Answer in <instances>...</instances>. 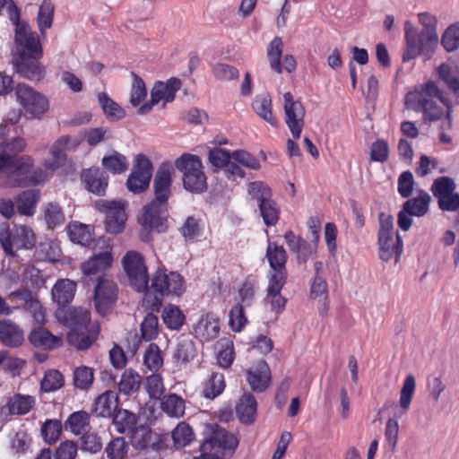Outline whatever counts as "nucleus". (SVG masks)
I'll use <instances>...</instances> for the list:
<instances>
[{
	"mask_svg": "<svg viewBox=\"0 0 459 459\" xmlns=\"http://www.w3.org/2000/svg\"><path fill=\"white\" fill-rule=\"evenodd\" d=\"M406 48L403 54L404 63L423 56L426 59H431L438 45L437 32L419 31L416 28L410 26L409 22L405 23Z\"/></svg>",
	"mask_w": 459,
	"mask_h": 459,
	"instance_id": "nucleus-3",
	"label": "nucleus"
},
{
	"mask_svg": "<svg viewBox=\"0 0 459 459\" xmlns=\"http://www.w3.org/2000/svg\"><path fill=\"white\" fill-rule=\"evenodd\" d=\"M126 206L127 203L125 200H99L96 202L97 210L106 214L105 228L108 233L118 234L124 230L127 219Z\"/></svg>",
	"mask_w": 459,
	"mask_h": 459,
	"instance_id": "nucleus-7",
	"label": "nucleus"
},
{
	"mask_svg": "<svg viewBox=\"0 0 459 459\" xmlns=\"http://www.w3.org/2000/svg\"><path fill=\"white\" fill-rule=\"evenodd\" d=\"M44 217L48 228H55L65 222V215L57 204L50 203L45 207Z\"/></svg>",
	"mask_w": 459,
	"mask_h": 459,
	"instance_id": "nucleus-63",
	"label": "nucleus"
},
{
	"mask_svg": "<svg viewBox=\"0 0 459 459\" xmlns=\"http://www.w3.org/2000/svg\"><path fill=\"white\" fill-rule=\"evenodd\" d=\"M441 45L447 52L459 48V21L446 29L441 37Z\"/></svg>",
	"mask_w": 459,
	"mask_h": 459,
	"instance_id": "nucleus-55",
	"label": "nucleus"
},
{
	"mask_svg": "<svg viewBox=\"0 0 459 459\" xmlns=\"http://www.w3.org/2000/svg\"><path fill=\"white\" fill-rule=\"evenodd\" d=\"M229 317V325L236 333L241 332L248 322L244 306L241 303H238L231 307Z\"/></svg>",
	"mask_w": 459,
	"mask_h": 459,
	"instance_id": "nucleus-57",
	"label": "nucleus"
},
{
	"mask_svg": "<svg viewBox=\"0 0 459 459\" xmlns=\"http://www.w3.org/2000/svg\"><path fill=\"white\" fill-rule=\"evenodd\" d=\"M65 384L63 375L56 369L48 370L45 373L40 383L41 390L46 393L55 392L60 389Z\"/></svg>",
	"mask_w": 459,
	"mask_h": 459,
	"instance_id": "nucleus-58",
	"label": "nucleus"
},
{
	"mask_svg": "<svg viewBox=\"0 0 459 459\" xmlns=\"http://www.w3.org/2000/svg\"><path fill=\"white\" fill-rule=\"evenodd\" d=\"M141 382L142 378L137 372L132 369L126 370L118 383V390L126 395L132 394L139 389Z\"/></svg>",
	"mask_w": 459,
	"mask_h": 459,
	"instance_id": "nucleus-47",
	"label": "nucleus"
},
{
	"mask_svg": "<svg viewBox=\"0 0 459 459\" xmlns=\"http://www.w3.org/2000/svg\"><path fill=\"white\" fill-rule=\"evenodd\" d=\"M86 189L97 195H104L108 184V176L100 168H91L82 172Z\"/></svg>",
	"mask_w": 459,
	"mask_h": 459,
	"instance_id": "nucleus-20",
	"label": "nucleus"
},
{
	"mask_svg": "<svg viewBox=\"0 0 459 459\" xmlns=\"http://www.w3.org/2000/svg\"><path fill=\"white\" fill-rule=\"evenodd\" d=\"M39 200V191L33 189L23 191L16 198L19 213L26 216L33 215Z\"/></svg>",
	"mask_w": 459,
	"mask_h": 459,
	"instance_id": "nucleus-37",
	"label": "nucleus"
},
{
	"mask_svg": "<svg viewBox=\"0 0 459 459\" xmlns=\"http://www.w3.org/2000/svg\"><path fill=\"white\" fill-rule=\"evenodd\" d=\"M195 336L201 342L216 339L220 333L219 319L212 313L203 315L193 328Z\"/></svg>",
	"mask_w": 459,
	"mask_h": 459,
	"instance_id": "nucleus-18",
	"label": "nucleus"
},
{
	"mask_svg": "<svg viewBox=\"0 0 459 459\" xmlns=\"http://www.w3.org/2000/svg\"><path fill=\"white\" fill-rule=\"evenodd\" d=\"M128 449V444L124 437H116L107 445L105 452L108 459H125Z\"/></svg>",
	"mask_w": 459,
	"mask_h": 459,
	"instance_id": "nucleus-59",
	"label": "nucleus"
},
{
	"mask_svg": "<svg viewBox=\"0 0 459 459\" xmlns=\"http://www.w3.org/2000/svg\"><path fill=\"white\" fill-rule=\"evenodd\" d=\"M286 281L287 280L268 279V286L264 301L266 304H270L272 311L276 314H280L285 309L287 299L281 294V291Z\"/></svg>",
	"mask_w": 459,
	"mask_h": 459,
	"instance_id": "nucleus-22",
	"label": "nucleus"
},
{
	"mask_svg": "<svg viewBox=\"0 0 459 459\" xmlns=\"http://www.w3.org/2000/svg\"><path fill=\"white\" fill-rule=\"evenodd\" d=\"M131 442L134 448L143 450L151 449L158 452L164 448L161 437L153 433L150 427L141 425L131 432Z\"/></svg>",
	"mask_w": 459,
	"mask_h": 459,
	"instance_id": "nucleus-17",
	"label": "nucleus"
},
{
	"mask_svg": "<svg viewBox=\"0 0 459 459\" xmlns=\"http://www.w3.org/2000/svg\"><path fill=\"white\" fill-rule=\"evenodd\" d=\"M117 286L109 280L99 277L94 290V302L97 311L104 316L117 300Z\"/></svg>",
	"mask_w": 459,
	"mask_h": 459,
	"instance_id": "nucleus-14",
	"label": "nucleus"
},
{
	"mask_svg": "<svg viewBox=\"0 0 459 459\" xmlns=\"http://www.w3.org/2000/svg\"><path fill=\"white\" fill-rule=\"evenodd\" d=\"M255 112L272 126H278V120L272 111V99L268 94L258 95L252 103Z\"/></svg>",
	"mask_w": 459,
	"mask_h": 459,
	"instance_id": "nucleus-33",
	"label": "nucleus"
},
{
	"mask_svg": "<svg viewBox=\"0 0 459 459\" xmlns=\"http://www.w3.org/2000/svg\"><path fill=\"white\" fill-rule=\"evenodd\" d=\"M143 364L151 371L156 372L163 364L161 351L156 343L149 344L143 356Z\"/></svg>",
	"mask_w": 459,
	"mask_h": 459,
	"instance_id": "nucleus-54",
	"label": "nucleus"
},
{
	"mask_svg": "<svg viewBox=\"0 0 459 459\" xmlns=\"http://www.w3.org/2000/svg\"><path fill=\"white\" fill-rule=\"evenodd\" d=\"M442 103L447 108L449 118V104L442 97V92L433 81H428L409 91L405 96L404 105L407 109L422 113L425 122L439 120L445 114Z\"/></svg>",
	"mask_w": 459,
	"mask_h": 459,
	"instance_id": "nucleus-1",
	"label": "nucleus"
},
{
	"mask_svg": "<svg viewBox=\"0 0 459 459\" xmlns=\"http://www.w3.org/2000/svg\"><path fill=\"white\" fill-rule=\"evenodd\" d=\"M13 249H30L35 246L36 238L33 230L27 226H19L13 232Z\"/></svg>",
	"mask_w": 459,
	"mask_h": 459,
	"instance_id": "nucleus-42",
	"label": "nucleus"
},
{
	"mask_svg": "<svg viewBox=\"0 0 459 459\" xmlns=\"http://www.w3.org/2000/svg\"><path fill=\"white\" fill-rule=\"evenodd\" d=\"M238 445V441L233 434L217 427L201 444L200 456L193 459H223L227 454L231 455Z\"/></svg>",
	"mask_w": 459,
	"mask_h": 459,
	"instance_id": "nucleus-5",
	"label": "nucleus"
},
{
	"mask_svg": "<svg viewBox=\"0 0 459 459\" xmlns=\"http://www.w3.org/2000/svg\"><path fill=\"white\" fill-rule=\"evenodd\" d=\"M415 389V377L411 374L407 375L401 389L399 400L400 406L404 411H407L411 406Z\"/></svg>",
	"mask_w": 459,
	"mask_h": 459,
	"instance_id": "nucleus-53",
	"label": "nucleus"
},
{
	"mask_svg": "<svg viewBox=\"0 0 459 459\" xmlns=\"http://www.w3.org/2000/svg\"><path fill=\"white\" fill-rule=\"evenodd\" d=\"M152 176V162L144 154H138L136 163L126 181L128 190L134 194L145 191L149 186Z\"/></svg>",
	"mask_w": 459,
	"mask_h": 459,
	"instance_id": "nucleus-13",
	"label": "nucleus"
},
{
	"mask_svg": "<svg viewBox=\"0 0 459 459\" xmlns=\"http://www.w3.org/2000/svg\"><path fill=\"white\" fill-rule=\"evenodd\" d=\"M379 257L385 262L390 261L395 256L398 260L403 251V241L399 235L394 233H378Z\"/></svg>",
	"mask_w": 459,
	"mask_h": 459,
	"instance_id": "nucleus-21",
	"label": "nucleus"
},
{
	"mask_svg": "<svg viewBox=\"0 0 459 459\" xmlns=\"http://www.w3.org/2000/svg\"><path fill=\"white\" fill-rule=\"evenodd\" d=\"M247 380L254 391H264L271 380V371L267 363L264 360L257 361L247 370Z\"/></svg>",
	"mask_w": 459,
	"mask_h": 459,
	"instance_id": "nucleus-19",
	"label": "nucleus"
},
{
	"mask_svg": "<svg viewBox=\"0 0 459 459\" xmlns=\"http://www.w3.org/2000/svg\"><path fill=\"white\" fill-rule=\"evenodd\" d=\"M151 288L156 293V301L160 302L161 298L166 295L180 296L185 290L184 279L178 273H166L158 270L153 274Z\"/></svg>",
	"mask_w": 459,
	"mask_h": 459,
	"instance_id": "nucleus-11",
	"label": "nucleus"
},
{
	"mask_svg": "<svg viewBox=\"0 0 459 459\" xmlns=\"http://www.w3.org/2000/svg\"><path fill=\"white\" fill-rule=\"evenodd\" d=\"M74 385L81 390H88L93 384V369L87 366H80L74 370Z\"/></svg>",
	"mask_w": 459,
	"mask_h": 459,
	"instance_id": "nucleus-52",
	"label": "nucleus"
},
{
	"mask_svg": "<svg viewBox=\"0 0 459 459\" xmlns=\"http://www.w3.org/2000/svg\"><path fill=\"white\" fill-rule=\"evenodd\" d=\"M257 403L252 394L245 393L236 405V412L241 423L249 425L255 420Z\"/></svg>",
	"mask_w": 459,
	"mask_h": 459,
	"instance_id": "nucleus-26",
	"label": "nucleus"
},
{
	"mask_svg": "<svg viewBox=\"0 0 459 459\" xmlns=\"http://www.w3.org/2000/svg\"><path fill=\"white\" fill-rule=\"evenodd\" d=\"M29 340L35 347L54 349L62 344V338L52 334L48 329L39 326L31 331Z\"/></svg>",
	"mask_w": 459,
	"mask_h": 459,
	"instance_id": "nucleus-28",
	"label": "nucleus"
},
{
	"mask_svg": "<svg viewBox=\"0 0 459 459\" xmlns=\"http://www.w3.org/2000/svg\"><path fill=\"white\" fill-rule=\"evenodd\" d=\"M137 416L125 409H118L113 414V425L118 433L132 432L136 427Z\"/></svg>",
	"mask_w": 459,
	"mask_h": 459,
	"instance_id": "nucleus-36",
	"label": "nucleus"
},
{
	"mask_svg": "<svg viewBox=\"0 0 459 459\" xmlns=\"http://www.w3.org/2000/svg\"><path fill=\"white\" fill-rule=\"evenodd\" d=\"M76 285L68 279L58 280L52 289V298L59 306L70 303L75 292Z\"/></svg>",
	"mask_w": 459,
	"mask_h": 459,
	"instance_id": "nucleus-31",
	"label": "nucleus"
},
{
	"mask_svg": "<svg viewBox=\"0 0 459 459\" xmlns=\"http://www.w3.org/2000/svg\"><path fill=\"white\" fill-rule=\"evenodd\" d=\"M174 164L176 169L183 174V186L186 191L199 194L207 189L203 163L197 155L183 153L175 160Z\"/></svg>",
	"mask_w": 459,
	"mask_h": 459,
	"instance_id": "nucleus-4",
	"label": "nucleus"
},
{
	"mask_svg": "<svg viewBox=\"0 0 459 459\" xmlns=\"http://www.w3.org/2000/svg\"><path fill=\"white\" fill-rule=\"evenodd\" d=\"M433 195L439 199L455 190V183L454 179L448 177H440L434 180L431 186Z\"/></svg>",
	"mask_w": 459,
	"mask_h": 459,
	"instance_id": "nucleus-64",
	"label": "nucleus"
},
{
	"mask_svg": "<svg viewBox=\"0 0 459 459\" xmlns=\"http://www.w3.org/2000/svg\"><path fill=\"white\" fill-rule=\"evenodd\" d=\"M162 320L170 330H179L185 324L186 316L176 305H169L163 308Z\"/></svg>",
	"mask_w": 459,
	"mask_h": 459,
	"instance_id": "nucleus-44",
	"label": "nucleus"
},
{
	"mask_svg": "<svg viewBox=\"0 0 459 459\" xmlns=\"http://www.w3.org/2000/svg\"><path fill=\"white\" fill-rule=\"evenodd\" d=\"M100 333L99 325L88 326L86 329L69 332L67 341L70 345L77 350L89 349L96 341Z\"/></svg>",
	"mask_w": 459,
	"mask_h": 459,
	"instance_id": "nucleus-25",
	"label": "nucleus"
},
{
	"mask_svg": "<svg viewBox=\"0 0 459 459\" xmlns=\"http://www.w3.org/2000/svg\"><path fill=\"white\" fill-rule=\"evenodd\" d=\"M35 402L34 396L16 394L7 403L8 413L10 415L27 414L35 405Z\"/></svg>",
	"mask_w": 459,
	"mask_h": 459,
	"instance_id": "nucleus-35",
	"label": "nucleus"
},
{
	"mask_svg": "<svg viewBox=\"0 0 459 459\" xmlns=\"http://www.w3.org/2000/svg\"><path fill=\"white\" fill-rule=\"evenodd\" d=\"M285 123L294 139H299L305 126L306 110L299 100L290 91L283 94Z\"/></svg>",
	"mask_w": 459,
	"mask_h": 459,
	"instance_id": "nucleus-10",
	"label": "nucleus"
},
{
	"mask_svg": "<svg viewBox=\"0 0 459 459\" xmlns=\"http://www.w3.org/2000/svg\"><path fill=\"white\" fill-rule=\"evenodd\" d=\"M18 102L31 117H40L48 109V100L25 83H19L15 88Z\"/></svg>",
	"mask_w": 459,
	"mask_h": 459,
	"instance_id": "nucleus-9",
	"label": "nucleus"
},
{
	"mask_svg": "<svg viewBox=\"0 0 459 459\" xmlns=\"http://www.w3.org/2000/svg\"><path fill=\"white\" fill-rule=\"evenodd\" d=\"M15 26L14 42L19 57H42L43 51L38 35L30 27L18 20Z\"/></svg>",
	"mask_w": 459,
	"mask_h": 459,
	"instance_id": "nucleus-6",
	"label": "nucleus"
},
{
	"mask_svg": "<svg viewBox=\"0 0 459 459\" xmlns=\"http://www.w3.org/2000/svg\"><path fill=\"white\" fill-rule=\"evenodd\" d=\"M192 428L186 422H180L172 431V439L175 446L184 447L189 445L194 439Z\"/></svg>",
	"mask_w": 459,
	"mask_h": 459,
	"instance_id": "nucleus-56",
	"label": "nucleus"
},
{
	"mask_svg": "<svg viewBox=\"0 0 459 459\" xmlns=\"http://www.w3.org/2000/svg\"><path fill=\"white\" fill-rule=\"evenodd\" d=\"M62 423L59 420H48L42 425L41 434L44 440L48 443H55L62 433Z\"/></svg>",
	"mask_w": 459,
	"mask_h": 459,
	"instance_id": "nucleus-62",
	"label": "nucleus"
},
{
	"mask_svg": "<svg viewBox=\"0 0 459 459\" xmlns=\"http://www.w3.org/2000/svg\"><path fill=\"white\" fill-rule=\"evenodd\" d=\"M41 57H19L14 64L15 71L30 81H39L44 76V67L40 65Z\"/></svg>",
	"mask_w": 459,
	"mask_h": 459,
	"instance_id": "nucleus-24",
	"label": "nucleus"
},
{
	"mask_svg": "<svg viewBox=\"0 0 459 459\" xmlns=\"http://www.w3.org/2000/svg\"><path fill=\"white\" fill-rule=\"evenodd\" d=\"M437 72L439 79L459 98V70L457 67L443 63L437 68Z\"/></svg>",
	"mask_w": 459,
	"mask_h": 459,
	"instance_id": "nucleus-38",
	"label": "nucleus"
},
{
	"mask_svg": "<svg viewBox=\"0 0 459 459\" xmlns=\"http://www.w3.org/2000/svg\"><path fill=\"white\" fill-rule=\"evenodd\" d=\"M257 206L263 221L267 227L277 224L280 219L281 210L278 204L273 199L264 204H260Z\"/></svg>",
	"mask_w": 459,
	"mask_h": 459,
	"instance_id": "nucleus-49",
	"label": "nucleus"
},
{
	"mask_svg": "<svg viewBox=\"0 0 459 459\" xmlns=\"http://www.w3.org/2000/svg\"><path fill=\"white\" fill-rule=\"evenodd\" d=\"M103 167L113 174H122L128 169V161L126 158L115 152L111 155L104 156L102 159Z\"/></svg>",
	"mask_w": 459,
	"mask_h": 459,
	"instance_id": "nucleus-51",
	"label": "nucleus"
},
{
	"mask_svg": "<svg viewBox=\"0 0 459 459\" xmlns=\"http://www.w3.org/2000/svg\"><path fill=\"white\" fill-rule=\"evenodd\" d=\"M24 340L22 329L11 320L0 321V341L8 347L20 346Z\"/></svg>",
	"mask_w": 459,
	"mask_h": 459,
	"instance_id": "nucleus-27",
	"label": "nucleus"
},
{
	"mask_svg": "<svg viewBox=\"0 0 459 459\" xmlns=\"http://www.w3.org/2000/svg\"><path fill=\"white\" fill-rule=\"evenodd\" d=\"M172 185V167L168 162H163L158 168L153 178V191L155 198L152 202L166 204L169 196Z\"/></svg>",
	"mask_w": 459,
	"mask_h": 459,
	"instance_id": "nucleus-16",
	"label": "nucleus"
},
{
	"mask_svg": "<svg viewBox=\"0 0 459 459\" xmlns=\"http://www.w3.org/2000/svg\"><path fill=\"white\" fill-rule=\"evenodd\" d=\"M112 261L111 253L104 251L84 262L82 264V271L85 275L97 274L108 269L111 265Z\"/></svg>",
	"mask_w": 459,
	"mask_h": 459,
	"instance_id": "nucleus-32",
	"label": "nucleus"
},
{
	"mask_svg": "<svg viewBox=\"0 0 459 459\" xmlns=\"http://www.w3.org/2000/svg\"><path fill=\"white\" fill-rule=\"evenodd\" d=\"M196 355L194 342L187 337H182L178 340L174 358L182 363L191 361Z\"/></svg>",
	"mask_w": 459,
	"mask_h": 459,
	"instance_id": "nucleus-50",
	"label": "nucleus"
},
{
	"mask_svg": "<svg viewBox=\"0 0 459 459\" xmlns=\"http://www.w3.org/2000/svg\"><path fill=\"white\" fill-rule=\"evenodd\" d=\"M248 195L256 201L257 205L273 199L271 187L263 181H254L248 184Z\"/></svg>",
	"mask_w": 459,
	"mask_h": 459,
	"instance_id": "nucleus-48",
	"label": "nucleus"
},
{
	"mask_svg": "<svg viewBox=\"0 0 459 459\" xmlns=\"http://www.w3.org/2000/svg\"><path fill=\"white\" fill-rule=\"evenodd\" d=\"M0 171H4L6 184L13 187H24L43 183L46 173L41 168L34 166L31 156L22 155L15 160L0 158Z\"/></svg>",
	"mask_w": 459,
	"mask_h": 459,
	"instance_id": "nucleus-2",
	"label": "nucleus"
},
{
	"mask_svg": "<svg viewBox=\"0 0 459 459\" xmlns=\"http://www.w3.org/2000/svg\"><path fill=\"white\" fill-rule=\"evenodd\" d=\"M225 388V380L222 373L212 372L204 384L203 394L207 399H214Z\"/></svg>",
	"mask_w": 459,
	"mask_h": 459,
	"instance_id": "nucleus-41",
	"label": "nucleus"
},
{
	"mask_svg": "<svg viewBox=\"0 0 459 459\" xmlns=\"http://www.w3.org/2000/svg\"><path fill=\"white\" fill-rule=\"evenodd\" d=\"M283 51V41L280 37H274L267 47V56L271 68L277 74L282 73L281 58Z\"/></svg>",
	"mask_w": 459,
	"mask_h": 459,
	"instance_id": "nucleus-45",
	"label": "nucleus"
},
{
	"mask_svg": "<svg viewBox=\"0 0 459 459\" xmlns=\"http://www.w3.org/2000/svg\"><path fill=\"white\" fill-rule=\"evenodd\" d=\"M265 256L272 269L268 273V279L287 280V253L284 247L276 242H269Z\"/></svg>",
	"mask_w": 459,
	"mask_h": 459,
	"instance_id": "nucleus-15",
	"label": "nucleus"
},
{
	"mask_svg": "<svg viewBox=\"0 0 459 459\" xmlns=\"http://www.w3.org/2000/svg\"><path fill=\"white\" fill-rule=\"evenodd\" d=\"M26 146L25 139L20 136L13 137L10 141H3L0 143V158L15 160Z\"/></svg>",
	"mask_w": 459,
	"mask_h": 459,
	"instance_id": "nucleus-43",
	"label": "nucleus"
},
{
	"mask_svg": "<svg viewBox=\"0 0 459 459\" xmlns=\"http://www.w3.org/2000/svg\"><path fill=\"white\" fill-rule=\"evenodd\" d=\"M160 408L168 416L180 418L185 413V400L176 394H169L163 397Z\"/></svg>",
	"mask_w": 459,
	"mask_h": 459,
	"instance_id": "nucleus-39",
	"label": "nucleus"
},
{
	"mask_svg": "<svg viewBox=\"0 0 459 459\" xmlns=\"http://www.w3.org/2000/svg\"><path fill=\"white\" fill-rule=\"evenodd\" d=\"M118 406V396L114 391H106L95 401L94 411L98 416L109 417Z\"/></svg>",
	"mask_w": 459,
	"mask_h": 459,
	"instance_id": "nucleus-30",
	"label": "nucleus"
},
{
	"mask_svg": "<svg viewBox=\"0 0 459 459\" xmlns=\"http://www.w3.org/2000/svg\"><path fill=\"white\" fill-rule=\"evenodd\" d=\"M65 429L80 436L91 429V415L85 411L71 413L64 423Z\"/></svg>",
	"mask_w": 459,
	"mask_h": 459,
	"instance_id": "nucleus-29",
	"label": "nucleus"
},
{
	"mask_svg": "<svg viewBox=\"0 0 459 459\" xmlns=\"http://www.w3.org/2000/svg\"><path fill=\"white\" fill-rule=\"evenodd\" d=\"M165 204L158 202H151L144 206L143 214L139 217V222L147 233H142L141 238L143 241L149 240V232L155 230L159 233L165 232L168 229L167 218L164 212Z\"/></svg>",
	"mask_w": 459,
	"mask_h": 459,
	"instance_id": "nucleus-12",
	"label": "nucleus"
},
{
	"mask_svg": "<svg viewBox=\"0 0 459 459\" xmlns=\"http://www.w3.org/2000/svg\"><path fill=\"white\" fill-rule=\"evenodd\" d=\"M58 320L71 328L70 332L83 330L88 326L98 325L96 323L91 322V315L87 309L82 307L69 308L65 315V318H61L57 314Z\"/></svg>",
	"mask_w": 459,
	"mask_h": 459,
	"instance_id": "nucleus-23",
	"label": "nucleus"
},
{
	"mask_svg": "<svg viewBox=\"0 0 459 459\" xmlns=\"http://www.w3.org/2000/svg\"><path fill=\"white\" fill-rule=\"evenodd\" d=\"M158 326V316L152 313L147 314L141 324L142 338L146 342L155 339L159 333Z\"/></svg>",
	"mask_w": 459,
	"mask_h": 459,
	"instance_id": "nucleus-60",
	"label": "nucleus"
},
{
	"mask_svg": "<svg viewBox=\"0 0 459 459\" xmlns=\"http://www.w3.org/2000/svg\"><path fill=\"white\" fill-rule=\"evenodd\" d=\"M122 262L131 286L138 292L145 291L148 288L149 276L141 254L136 251H129Z\"/></svg>",
	"mask_w": 459,
	"mask_h": 459,
	"instance_id": "nucleus-8",
	"label": "nucleus"
},
{
	"mask_svg": "<svg viewBox=\"0 0 459 459\" xmlns=\"http://www.w3.org/2000/svg\"><path fill=\"white\" fill-rule=\"evenodd\" d=\"M430 201V195L425 191H420L418 196L408 199L403 206L409 213L421 217L428 212Z\"/></svg>",
	"mask_w": 459,
	"mask_h": 459,
	"instance_id": "nucleus-40",
	"label": "nucleus"
},
{
	"mask_svg": "<svg viewBox=\"0 0 459 459\" xmlns=\"http://www.w3.org/2000/svg\"><path fill=\"white\" fill-rule=\"evenodd\" d=\"M98 99L108 120H119L125 117V110L117 102L111 100L107 93H100Z\"/></svg>",
	"mask_w": 459,
	"mask_h": 459,
	"instance_id": "nucleus-46",
	"label": "nucleus"
},
{
	"mask_svg": "<svg viewBox=\"0 0 459 459\" xmlns=\"http://www.w3.org/2000/svg\"><path fill=\"white\" fill-rule=\"evenodd\" d=\"M67 235L71 241L82 246L89 245L93 239V230L90 225L72 222L66 227Z\"/></svg>",
	"mask_w": 459,
	"mask_h": 459,
	"instance_id": "nucleus-34",
	"label": "nucleus"
},
{
	"mask_svg": "<svg viewBox=\"0 0 459 459\" xmlns=\"http://www.w3.org/2000/svg\"><path fill=\"white\" fill-rule=\"evenodd\" d=\"M133 83L131 86L130 103L134 107L139 106L147 96V90L143 80L136 74L132 73Z\"/></svg>",
	"mask_w": 459,
	"mask_h": 459,
	"instance_id": "nucleus-61",
	"label": "nucleus"
}]
</instances>
